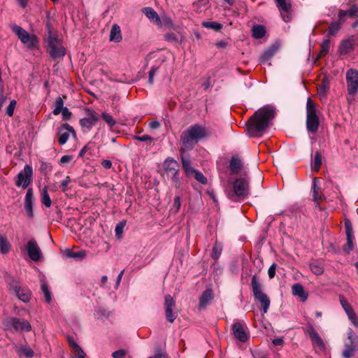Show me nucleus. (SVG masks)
<instances>
[{
    "label": "nucleus",
    "instance_id": "nucleus-6",
    "mask_svg": "<svg viewBox=\"0 0 358 358\" xmlns=\"http://www.w3.org/2000/svg\"><path fill=\"white\" fill-rule=\"evenodd\" d=\"M2 324L5 329L10 331L29 332L31 330L30 323L24 318L8 317L3 320Z\"/></svg>",
    "mask_w": 358,
    "mask_h": 358
},
{
    "label": "nucleus",
    "instance_id": "nucleus-2",
    "mask_svg": "<svg viewBox=\"0 0 358 358\" xmlns=\"http://www.w3.org/2000/svg\"><path fill=\"white\" fill-rule=\"evenodd\" d=\"M210 136L206 128L199 124H194L185 130L180 136L182 146L180 149L191 150L202 138Z\"/></svg>",
    "mask_w": 358,
    "mask_h": 358
},
{
    "label": "nucleus",
    "instance_id": "nucleus-44",
    "mask_svg": "<svg viewBox=\"0 0 358 358\" xmlns=\"http://www.w3.org/2000/svg\"><path fill=\"white\" fill-rule=\"evenodd\" d=\"M202 24L204 27L213 29L215 31H219L222 28V24L216 22H204Z\"/></svg>",
    "mask_w": 358,
    "mask_h": 358
},
{
    "label": "nucleus",
    "instance_id": "nucleus-21",
    "mask_svg": "<svg viewBox=\"0 0 358 358\" xmlns=\"http://www.w3.org/2000/svg\"><path fill=\"white\" fill-rule=\"evenodd\" d=\"M34 201V192L32 188H29L24 198V209L29 218L34 217L33 203Z\"/></svg>",
    "mask_w": 358,
    "mask_h": 358
},
{
    "label": "nucleus",
    "instance_id": "nucleus-50",
    "mask_svg": "<svg viewBox=\"0 0 358 358\" xmlns=\"http://www.w3.org/2000/svg\"><path fill=\"white\" fill-rule=\"evenodd\" d=\"M329 90V81L327 79H323L321 85L318 88L320 94H325Z\"/></svg>",
    "mask_w": 358,
    "mask_h": 358
},
{
    "label": "nucleus",
    "instance_id": "nucleus-17",
    "mask_svg": "<svg viewBox=\"0 0 358 358\" xmlns=\"http://www.w3.org/2000/svg\"><path fill=\"white\" fill-rule=\"evenodd\" d=\"M174 306L173 298L170 294H166L164 297V308L166 320L170 323H173L177 317V314L173 312Z\"/></svg>",
    "mask_w": 358,
    "mask_h": 358
},
{
    "label": "nucleus",
    "instance_id": "nucleus-58",
    "mask_svg": "<svg viewBox=\"0 0 358 358\" xmlns=\"http://www.w3.org/2000/svg\"><path fill=\"white\" fill-rule=\"evenodd\" d=\"M61 113L64 120H69L71 117V112L67 107H64V108L61 110Z\"/></svg>",
    "mask_w": 358,
    "mask_h": 358
},
{
    "label": "nucleus",
    "instance_id": "nucleus-64",
    "mask_svg": "<svg viewBox=\"0 0 358 358\" xmlns=\"http://www.w3.org/2000/svg\"><path fill=\"white\" fill-rule=\"evenodd\" d=\"M154 358H167V355L165 352L158 350L156 351Z\"/></svg>",
    "mask_w": 358,
    "mask_h": 358
},
{
    "label": "nucleus",
    "instance_id": "nucleus-10",
    "mask_svg": "<svg viewBox=\"0 0 358 358\" xmlns=\"http://www.w3.org/2000/svg\"><path fill=\"white\" fill-rule=\"evenodd\" d=\"M48 52L51 57L57 59L64 56L66 52L60 41L55 36H49L48 39Z\"/></svg>",
    "mask_w": 358,
    "mask_h": 358
},
{
    "label": "nucleus",
    "instance_id": "nucleus-42",
    "mask_svg": "<svg viewBox=\"0 0 358 358\" xmlns=\"http://www.w3.org/2000/svg\"><path fill=\"white\" fill-rule=\"evenodd\" d=\"M63 108H64L63 99L59 96L55 100V108L52 113L55 115H57Z\"/></svg>",
    "mask_w": 358,
    "mask_h": 358
},
{
    "label": "nucleus",
    "instance_id": "nucleus-12",
    "mask_svg": "<svg viewBox=\"0 0 358 358\" xmlns=\"http://www.w3.org/2000/svg\"><path fill=\"white\" fill-rule=\"evenodd\" d=\"M345 78L348 93L353 96L358 92V71L355 69H348Z\"/></svg>",
    "mask_w": 358,
    "mask_h": 358
},
{
    "label": "nucleus",
    "instance_id": "nucleus-18",
    "mask_svg": "<svg viewBox=\"0 0 358 358\" xmlns=\"http://www.w3.org/2000/svg\"><path fill=\"white\" fill-rule=\"evenodd\" d=\"M99 120V117L94 111H88L87 117L80 120V124L85 131H90Z\"/></svg>",
    "mask_w": 358,
    "mask_h": 358
},
{
    "label": "nucleus",
    "instance_id": "nucleus-62",
    "mask_svg": "<svg viewBox=\"0 0 358 358\" xmlns=\"http://www.w3.org/2000/svg\"><path fill=\"white\" fill-rule=\"evenodd\" d=\"M173 207L176 208V213H178L180 208V197L177 196L174 199Z\"/></svg>",
    "mask_w": 358,
    "mask_h": 358
},
{
    "label": "nucleus",
    "instance_id": "nucleus-25",
    "mask_svg": "<svg viewBox=\"0 0 358 358\" xmlns=\"http://www.w3.org/2000/svg\"><path fill=\"white\" fill-rule=\"evenodd\" d=\"M243 168V162L242 160L236 157L233 156L230 160L229 163V169L232 174L238 173Z\"/></svg>",
    "mask_w": 358,
    "mask_h": 358
},
{
    "label": "nucleus",
    "instance_id": "nucleus-41",
    "mask_svg": "<svg viewBox=\"0 0 358 358\" xmlns=\"http://www.w3.org/2000/svg\"><path fill=\"white\" fill-rule=\"evenodd\" d=\"M41 289L44 294L45 300L47 303H50L52 301V295L48 289V286L46 282L42 283L41 286Z\"/></svg>",
    "mask_w": 358,
    "mask_h": 358
},
{
    "label": "nucleus",
    "instance_id": "nucleus-15",
    "mask_svg": "<svg viewBox=\"0 0 358 358\" xmlns=\"http://www.w3.org/2000/svg\"><path fill=\"white\" fill-rule=\"evenodd\" d=\"M306 334L309 336L311 343L314 347H317L320 350H324L325 345L322 338L320 336L312 324H307Z\"/></svg>",
    "mask_w": 358,
    "mask_h": 358
},
{
    "label": "nucleus",
    "instance_id": "nucleus-45",
    "mask_svg": "<svg viewBox=\"0 0 358 358\" xmlns=\"http://www.w3.org/2000/svg\"><path fill=\"white\" fill-rule=\"evenodd\" d=\"M310 268L314 274L317 275H321L324 271L323 267L316 263L310 264Z\"/></svg>",
    "mask_w": 358,
    "mask_h": 358
},
{
    "label": "nucleus",
    "instance_id": "nucleus-26",
    "mask_svg": "<svg viewBox=\"0 0 358 358\" xmlns=\"http://www.w3.org/2000/svg\"><path fill=\"white\" fill-rule=\"evenodd\" d=\"M143 14L157 24H161V20L157 12L151 7H145L142 10Z\"/></svg>",
    "mask_w": 358,
    "mask_h": 358
},
{
    "label": "nucleus",
    "instance_id": "nucleus-8",
    "mask_svg": "<svg viewBox=\"0 0 358 358\" xmlns=\"http://www.w3.org/2000/svg\"><path fill=\"white\" fill-rule=\"evenodd\" d=\"M12 29L28 48L33 49L38 46L39 41L36 35L29 34L25 29L17 25L13 26Z\"/></svg>",
    "mask_w": 358,
    "mask_h": 358
},
{
    "label": "nucleus",
    "instance_id": "nucleus-35",
    "mask_svg": "<svg viewBox=\"0 0 358 358\" xmlns=\"http://www.w3.org/2000/svg\"><path fill=\"white\" fill-rule=\"evenodd\" d=\"M10 249V244L9 243L6 236L0 235V252L2 254H7Z\"/></svg>",
    "mask_w": 358,
    "mask_h": 358
},
{
    "label": "nucleus",
    "instance_id": "nucleus-49",
    "mask_svg": "<svg viewBox=\"0 0 358 358\" xmlns=\"http://www.w3.org/2000/svg\"><path fill=\"white\" fill-rule=\"evenodd\" d=\"M124 226H125L124 222H121L116 225L115 231V236L117 238H121L122 237L123 229H124Z\"/></svg>",
    "mask_w": 358,
    "mask_h": 358
},
{
    "label": "nucleus",
    "instance_id": "nucleus-9",
    "mask_svg": "<svg viewBox=\"0 0 358 358\" xmlns=\"http://www.w3.org/2000/svg\"><path fill=\"white\" fill-rule=\"evenodd\" d=\"M164 169L168 176L171 178L175 186L178 187L180 185V180L178 177L180 170L178 162L173 158L168 157L163 163Z\"/></svg>",
    "mask_w": 358,
    "mask_h": 358
},
{
    "label": "nucleus",
    "instance_id": "nucleus-4",
    "mask_svg": "<svg viewBox=\"0 0 358 358\" xmlns=\"http://www.w3.org/2000/svg\"><path fill=\"white\" fill-rule=\"evenodd\" d=\"M251 287L255 299L261 303L262 313H266L271 301L268 296L263 292L262 286L257 275L252 277Z\"/></svg>",
    "mask_w": 358,
    "mask_h": 358
},
{
    "label": "nucleus",
    "instance_id": "nucleus-43",
    "mask_svg": "<svg viewBox=\"0 0 358 358\" xmlns=\"http://www.w3.org/2000/svg\"><path fill=\"white\" fill-rule=\"evenodd\" d=\"M321 50L320 52V57H322L323 55L327 54L329 52L330 49V40L329 39H325L322 41L321 44Z\"/></svg>",
    "mask_w": 358,
    "mask_h": 358
},
{
    "label": "nucleus",
    "instance_id": "nucleus-11",
    "mask_svg": "<svg viewBox=\"0 0 358 358\" xmlns=\"http://www.w3.org/2000/svg\"><path fill=\"white\" fill-rule=\"evenodd\" d=\"M33 177V169L30 165L26 164L23 171L17 175L15 185L22 187L23 189L27 188L31 182Z\"/></svg>",
    "mask_w": 358,
    "mask_h": 358
},
{
    "label": "nucleus",
    "instance_id": "nucleus-39",
    "mask_svg": "<svg viewBox=\"0 0 358 358\" xmlns=\"http://www.w3.org/2000/svg\"><path fill=\"white\" fill-rule=\"evenodd\" d=\"M322 165V156L320 152L317 151L314 155V162L312 165V169L315 171H318Z\"/></svg>",
    "mask_w": 358,
    "mask_h": 358
},
{
    "label": "nucleus",
    "instance_id": "nucleus-24",
    "mask_svg": "<svg viewBox=\"0 0 358 358\" xmlns=\"http://www.w3.org/2000/svg\"><path fill=\"white\" fill-rule=\"evenodd\" d=\"M4 280L9 289L13 293L20 287L19 280L7 273L4 275Z\"/></svg>",
    "mask_w": 358,
    "mask_h": 358
},
{
    "label": "nucleus",
    "instance_id": "nucleus-32",
    "mask_svg": "<svg viewBox=\"0 0 358 358\" xmlns=\"http://www.w3.org/2000/svg\"><path fill=\"white\" fill-rule=\"evenodd\" d=\"M64 256L66 258H74V259H82L85 257L86 256V252L84 250H80L79 252H73L70 249H66L64 252Z\"/></svg>",
    "mask_w": 358,
    "mask_h": 358
},
{
    "label": "nucleus",
    "instance_id": "nucleus-5",
    "mask_svg": "<svg viewBox=\"0 0 358 358\" xmlns=\"http://www.w3.org/2000/svg\"><path fill=\"white\" fill-rule=\"evenodd\" d=\"M306 124L308 133L315 134L317 132L320 120L316 113L315 105L310 98H308L306 102Z\"/></svg>",
    "mask_w": 358,
    "mask_h": 358
},
{
    "label": "nucleus",
    "instance_id": "nucleus-16",
    "mask_svg": "<svg viewBox=\"0 0 358 358\" xmlns=\"http://www.w3.org/2000/svg\"><path fill=\"white\" fill-rule=\"evenodd\" d=\"M27 252L29 257L34 261L38 262L41 257V250L34 239H31L27 244Z\"/></svg>",
    "mask_w": 358,
    "mask_h": 358
},
{
    "label": "nucleus",
    "instance_id": "nucleus-23",
    "mask_svg": "<svg viewBox=\"0 0 358 358\" xmlns=\"http://www.w3.org/2000/svg\"><path fill=\"white\" fill-rule=\"evenodd\" d=\"M213 293L212 289H208L203 292L200 298L199 303V308L204 309L208 305L211 301L213 299Z\"/></svg>",
    "mask_w": 358,
    "mask_h": 358
},
{
    "label": "nucleus",
    "instance_id": "nucleus-57",
    "mask_svg": "<svg viewBox=\"0 0 358 358\" xmlns=\"http://www.w3.org/2000/svg\"><path fill=\"white\" fill-rule=\"evenodd\" d=\"M277 268V264L275 263H273L268 270V275L270 279H272L275 277V271Z\"/></svg>",
    "mask_w": 358,
    "mask_h": 358
},
{
    "label": "nucleus",
    "instance_id": "nucleus-52",
    "mask_svg": "<svg viewBox=\"0 0 358 358\" xmlns=\"http://www.w3.org/2000/svg\"><path fill=\"white\" fill-rule=\"evenodd\" d=\"M72 352L74 355L73 358H85L86 355L80 345L76 349L73 350Z\"/></svg>",
    "mask_w": 358,
    "mask_h": 358
},
{
    "label": "nucleus",
    "instance_id": "nucleus-1",
    "mask_svg": "<svg viewBox=\"0 0 358 358\" xmlns=\"http://www.w3.org/2000/svg\"><path fill=\"white\" fill-rule=\"evenodd\" d=\"M275 115V107L266 105L257 110L246 122L248 134L250 137L262 136Z\"/></svg>",
    "mask_w": 358,
    "mask_h": 358
},
{
    "label": "nucleus",
    "instance_id": "nucleus-36",
    "mask_svg": "<svg viewBox=\"0 0 358 358\" xmlns=\"http://www.w3.org/2000/svg\"><path fill=\"white\" fill-rule=\"evenodd\" d=\"M339 301L347 315H352L355 312L351 305L343 296H339Z\"/></svg>",
    "mask_w": 358,
    "mask_h": 358
},
{
    "label": "nucleus",
    "instance_id": "nucleus-56",
    "mask_svg": "<svg viewBox=\"0 0 358 358\" xmlns=\"http://www.w3.org/2000/svg\"><path fill=\"white\" fill-rule=\"evenodd\" d=\"M134 138L135 140H137L139 141L149 142V143H152V141H153V138L148 135H143V136H134Z\"/></svg>",
    "mask_w": 358,
    "mask_h": 358
},
{
    "label": "nucleus",
    "instance_id": "nucleus-27",
    "mask_svg": "<svg viewBox=\"0 0 358 358\" xmlns=\"http://www.w3.org/2000/svg\"><path fill=\"white\" fill-rule=\"evenodd\" d=\"M292 291L293 295L300 297L302 301L307 300L308 294L305 292L303 287L301 284L296 283L293 285Z\"/></svg>",
    "mask_w": 358,
    "mask_h": 358
},
{
    "label": "nucleus",
    "instance_id": "nucleus-48",
    "mask_svg": "<svg viewBox=\"0 0 358 358\" xmlns=\"http://www.w3.org/2000/svg\"><path fill=\"white\" fill-rule=\"evenodd\" d=\"M19 353L22 354L27 358L32 357L34 354L33 350L29 347H22L19 350Z\"/></svg>",
    "mask_w": 358,
    "mask_h": 358
},
{
    "label": "nucleus",
    "instance_id": "nucleus-55",
    "mask_svg": "<svg viewBox=\"0 0 358 358\" xmlns=\"http://www.w3.org/2000/svg\"><path fill=\"white\" fill-rule=\"evenodd\" d=\"M71 182V179L69 176H66L61 182V188L63 192L67 191L69 188L68 187L69 184Z\"/></svg>",
    "mask_w": 358,
    "mask_h": 358
},
{
    "label": "nucleus",
    "instance_id": "nucleus-28",
    "mask_svg": "<svg viewBox=\"0 0 358 358\" xmlns=\"http://www.w3.org/2000/svg\"><path fill=\"white\" fill-rule=\"evenodd\" d=\"M14 294L22 301L27 303L31 299V292L29 289L25 287H20Z\"/></svg>",
    "mask_w": 358,
    "mask_h": 358
},
{
    "label": "nucleus",
    "instance_id": "nucleus-19",
    "mask_svg": "<svg viewBox=\"0 0 358 358\" xmlns=\"http://www.w3.org/2000/svg\"><path fill=\"white\" fill-rule=\"evenodd\" d=\"M345 228L347 236V243L343 248V250L347 253H350L354 248L353 244V231L352 223L349 219L345 221Z\"/></svg>",
    "mask_w": 358,
    "mask_h": 358
},
{
    "label": "nucleus",
    "instance_id": "nucleus-47",
    "mask_svg": "<svg viewBox=\"0 0 358 358\" xmlns=\"http://www.w3.org/2000/svg\"><path fill=\"white\" fill-rule=\"evenodd\" d=\"M193 175L195 179L201 184L206 185L208 182L207 178L200 171L195 170Z\"/></svg>",
    "mask_w": 358,
    "mask_h": 358
},
{
    "label": "nucleus",
    "instance_id": "nucleus-34",
    "mask_svg": "<svg viewBox=\"0 0 358 358\" xmlns=\"http://www.w3.org/2000/svg\"><path fill=\"white\" fill-rule=\"evenodd\" d=\"M252 35L255 38L259 39L265 35L266 29L264 26L257 24L252 27Z\"/></svg>",
    "mask_w": 358,
    "mask_h": 358
},
{
    "label": "nucleus",
    "instance_id": "nucleus-51",
    "mask_svg": "<svg viewBox=\"0 0 358 358\" xmlns=\"http://www.w3.org/2000/svg\"><path fill=\"white\" fill-rule=\"evenodd\" d=\"M348 15L351 17L354 18L358 17V6L356 4L352 5L350 8L347 10Z\"/></svg>",
    "mask_w": 358,
    "mask_h": 358
},
{
    "label": "nucleus",
    "instance_id": "nucleus-7",
    "mask_svg": "<svg viewBox=\"0 0 358 358\" xmlns=\"http://www.w3.org/2000/svg\"><path fill=\"white\" fill-rule=\"evenodd\" d=\"M345 349L342 352L344 358H358V336L352 329H349L348 337L344 342Z\"/></svg>",
    "mask_w": 358,
    "mask_h": 358
},
{
    "label": "nucleus",
    "instance_id": "nucleus-63",
    "mask_svg": "<svg viewBox=\"0 0 358 358\" xmlns=\"http://www.w3.org/2000/svg\"><path fill=\"white\" fill-rule=\"evenodd\" d=\"M67 340H68V343H69L70 347L71 348L72 350L79 346V345L75 341V340L73 337L69 336L67 338Z\"/></svg>",
    "mask_w": 358,
    "mask_h": 358
},
{
    "label": "nucleus",
    "instance_id": "nucleus-13",
    "mask_svg": "<svg viewBox=\"0 0 358 358\" xmlns=\"http://www.w3.org/2000/svg\"><path fill=\"white\" fill-rule=\"evenodd\" d=\"M232 332L234 337L242 343L246 342L249 338L248 327L245 324L239 322L232 325Z\"/></svg>",
    "mask_w": 358,
    "mask_h": 358
},
{
    "label": "nucleus",
    "instance_id": "nucleus-20",
    "mask_svg": "<svg viewBox=\"0 0 358 358\" xmlns=\"http://www.w3.org/2000/svg\"><path fill=\"white\" fill-rule=\"evenodd\" d=\"M187 151L182 149L179 150L182 169L186 175L189 177L193 176V173L195 172L196 169L192 167L190 157L188 155L185 154Z\"/></svg>",
    "mask_w": 358,
    "mask_h": 358
},
{
    "label": "nucleus",
    "instance_id": "nucleus-53",
    "mask_svg": "<svg viewBox=\"0 0 358 358\" xmlns=\"http://www.w3.org/2000/svg\"><path fill=\"white\" fill-rule=\"evenodd\" d=\"M16 103H17V102H16L15 100H12V101H10V104L7 107V108H6V114L9 117H12L13 115L14 109H15V107L16 106Z\"/></svg>",
    "mask_w": 358,
    "mask_h": 358
},
{
    "label": "nucleus",
    "instance_id": "nucleus-33",
    "mask_svg": "<svg viewBox=\"0 0 358 358\" xmlns=\"http://www.w3.org/2000/svg\"><path fill=\"white\" fill-rule=\"evenodd\" d=\"M278 50V46L273 45L270 48H268L266 51H265L263 55L261 56V61L262 62H266L271 59L274 55L276 53Z\"/></svg>",
    "mask_w": 358,
    "mask_h": 358
},
{
    "label": "nucleus",
    "instance_id": "nucleus-38",
    "mask_svg": "<svg viewBox=\"0 0 358 358\" xmlns=\"http://www.w3.org/2000/svg\"><path fill=\"white\" fill-rule=\"evenodd\" d=\"M341 22H334L328 27L327 34L329 36L335 35L341 29Z\"/></svg>",
    "mask_w": 358,
    "mask_h": 358
},
{
    "label": "nucleus",
    "instance_id": "nucleus-31",
    "mask_svg": "<svg viewBox=\"0 0 358 358\" xmlns=\"http://www.w3.org/2000/svg\"><path fill=\"white\" fill-rule=\"evenodd\" d=\"M318 181L317 178H314L313 181L312 192H313V201H320L324 199V195L320 192V187L317 185Z\"/></svg>",
    "mask_w": 358,
    "mask_h": 358
},
{
    "label": "nucleus",
    "instance_id": "nucleus-29",
    "mask_svg": "<svg viewBox=\"0 0 358 358\" xmlns=\"http://www.w3.org/2000/svg\"><path fill=\"white\" fill-rule=\"evenodd\" d=\"M354 46V40L352 38H348L342 41L339 45L338 50L341 55L348 54Z\"/></svg>",
    "mask_w": 358,
    "mask_h": 358
},
{
    "label": "nucleus",
    "instance_id": "nucleus-37",
    "mask_svg": "<svg viewBox=\"0 0 358 358\" xmlns=\"http://www.w3.org/2000/svg\"><path fill=\"white\" fill-rule=\"evenodd\" d=\"M41 202L47 208H49L52 205L51 199L48 193V189L45 187L41 192Z\"/></svg>",
    "mask_w": 358,
    "mask_h": 358
},
{
    "label": "nucleus",
    "instance_id": "nucleus-14",
    "mask_svg": "<svg viewBox=\"0 0 358 358\" xmlns=\"http://www.w3.org/2000/svg\"><path fill=\"white\" fill-rule=\"evenodd\" d=\"M71 134L76 137V134L73 128L67 123L63 124L57 128V135L59 136L58 141L60 145H64Z\"/></svg>",
    "mask_w": 358,
    "mask_h": 358
},
{
    "label": "nucleus",
    "instance_id": "nucleus-3",
    "mask_svg": "<svg viewBox=\"0 0 358 358\" xmlns=\"http://www.w3.org/2000/svg\"><path fill=\"white\" fill-rule=\"evenodd\" d=\"M226 192L227 197L233 201L244 199L250 193L249 181L244 178H238L233 182V189Z\"/></svg>",
    "mask_w": 358,
    "mask_h": 358
},
{
    "label": "nucleus",
    "instance_id": "nucleus-22",
    "mask_svg": "<svg viewBox=\"0 0 358 358\" xmlns=\"http://www.w3.org/2000/svg\"><path fill=\"white\" fill-rule=\"evenodd\" d=\"M277 7L281 10V16L285 22H288L291 20V16L289 15V10L291 6L287 3L285 0H275Z\"/></svg>",
    "mask_w": 358,
    "mask_h": 358
},
{
    "label": "nucleus",
    "instance_id": "nucleus-60",
    "mask_svg": "<svg viewBox=\"0 0 358 358\" xmlns=\"http://www.w3.org/2000/svg\"><path fill=\"white\" fill-rule=\"evenodd\" d=\"M348 317L351 322L358 328V317L357 316L355 312L352 313V315H348Z\"/></svg>",
    "mask_w": 358,
    "mask_h": 358
},
{
    "label": "nucleus",
    "instance_id": "nucleus-61",
    "mask_svg": "<svg viewBox=\"0 0 358 358\" xmlns=\"http://www.w3.org/2000/svg\"><path fill=\"white\" fill-rule=\"evenodd\" d=\"M165 38L169 41H177L178 36L175 33H168L164 36Z\"/></svg>",
    "mask_w": 358,
    "mask_h": 358
},
{
    "label": "nucleus",
    "instance_id": "nucleus-30",
    "mask_svg": "<svg viewBox=\"0 0 358 358\" xmlns=\"http://www.w3.org/2000/svg\"><path fill=\"white\" fill-rule=\"evenodd\" d=\"M122 38V37L120 26L117 24H114L110 29V41L118 43L121 41Z\"/></svg>",
    "mask_w": 358,
    "mask_h": 358
},
{
    "label": "nucleus",
    "instance_id": "nucleus-59",
    "mask_svg": "<svg viewBox=\"0 0 358 358\" xmlns=\"http://www.w3.org/2000/svg\"><path fill=\"white\" fill-rule=\"evenodd\" d=\"M126 355V352L124 350H119L115 351L112 354L113 358H124Z\"/></svg>",
    "mask_w": 358,
    "mask_h": 358
},
{
    "label": "nucleus",
    "instance_id": "nucleus-54",
    "mask_svg": "<svg viewBox=\"0 0 358 358\" xmlns=\"http://www.w3.org/2000/svg\"><path fill=\"white\" fill-rule=\"evenodd\" d=\"M158 69H159L158 66H154L150 70L149 76H148V83L150 84H153V83H154V77H155V76Z\"/></svg>",
    "mask_w": 358,
    "mask_h": 358
},
{
    "label": "nucleus",
    "instance_id": "nucleus-40",
    "mask_svg": "<svg viewBox=\"0 0 358 358\" xmlns=\"http://www.w3.org/2000/svg\"><path fill=\"white\" fill-rule=\"evenodd\" d=\"M222 251V245L220 243H218L216 242L213 248V251H212V255H211L212 258L214 260L217 261L219 259L220 256L221 255Z\"/></svg>",
    "mask_w": 358,
    "mask_h": 358
},
{
    "label": "nucleus",
    "instance_id": "nucleus-46",
    "mask_svg": "<svg viewBox=\"0 0 358 358\" xmlns=\"http://www.w3.org/2000/svg\"><path fill=\"white\" fill-rule=\"evenodd\" d=\"M101 117L103 119V120L110 127H113L115 124L116 121L114 120V118L107 113H102Z\"/></svg>",
    "mask_w": 358,
    "mask_h": 358
}]
</instances>
